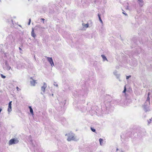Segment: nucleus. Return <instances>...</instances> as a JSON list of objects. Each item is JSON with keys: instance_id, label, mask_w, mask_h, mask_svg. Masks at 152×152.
I'll list each match as a JSON object with an SVG mask.
<instances>
[{"instance_id": "obj_1", "label": "nucleus", "mask_w": 152, "mask_h": 152, "mask_svg": "<svg viewBox=\"0 0 152 152\" xmlns=\"http://www.w3.org/2000/svg\"><path fill=\"white\" fill-rule=\"evenodd\" d=\"M65 136H67V140L68 141L71 140L77 141L78 140L77 139L76 137H75V134L72 132L66 134Z\"/></svg>"}, {"instance_id": "obj_2", "label": "nucleus", "mask_w": 152, "mask_h": 152, "mask_svg": "<svg viewBox=\"0 0 152 152\" xmlns=\"http://www.w3.org/2000/svg\"><path fill=\"white\" fill-rule=\"evenodd\" d=\"M150 105V98L148 96L143 106L145 112L150 111V109L149 108Z\"/></svg>"}, {"instance_id": "obj_3", "label": "nucleus", "mask_w": 152, "mask_h": 152, "mask_svg": "<svg viewBox=\"0 0 152 152\" xmlns=\"http://www.w3.org/2000/svg\"><path fill=\"white\" fill-rule=\"evenodd\" d=\"M47 87V84L46 83L44 82L43 83V85L41 86V90L42 92H41V94L42 95H43L45 94V90L46 87Z\"/></svg>"}, {"instance_id": "obj_4", "label": "nucleus", "mask_w": 152, "mask_h": 152, "mask_svg": "<svg viewBox=\"0 0 152 152\" xmlns=\"http://www.w3.org/2000/svg\"><path fill=\"white\" fill-rule=\"evenodd\" d=\"M18 140L17 138H13L11 139L9 141V144L10 145L13 144H16L18 143Z\"/></svg>"}, {"instance_id": "obj_5", "label": "nucleus", "mask_w": 152, "mask_h": 152, "mask_svg": "<svg viewBox=\"0 0 152 152\" xmlns=\"http://www.w3.org/2000/svg\"><path fill=\"white\" fill-rule=\"evenodd\" d=\"M45 57L47 58L48 61L50 64L51 66L52 67H53V66H54V65L52 58L51 57H49L47 56H45Z\"/></svg>"}, {"instance_id": "obj_6", "label": "nucleus", "mask_w": 152, "mask_h": 152, "mask_svg": "<svg viewBox=\"0 0 152 152\" xmlns=\"http://www.w3.org/2000/svg\"><path fill=\"white\" fill-rule=\"evenodd\" d=\"M5 63L6 67H3V68L6 69L7 70H9L11 68V67L8 64L7 61H5Z\"/></svg>"}, {"instance_id": "obj_7", "label": "nucleus", "mask_w": 152, "mask_h": 152, "mask_svg": "<svg viewBox=\"0 0 152 152\" xmlns=\"http://www.w3.org/2000/svg\"><path fill=\"white\" fill-rule=\"evenodd\" d=\"M30 79L32 80H31L30 81L31 86H35V84L37 83L36 82V80H33L32 77H31Z\"/></svg>"}, {"instance_id": "obj_8", "label": "nucleus", "mask_w": 152, "mask_h": 152, "mask_svg": "<svg viewBox=\"0 0 152 152\" xmlns=\"http://www.w3.org/2000/svg\"><path fill=\"white\" fill-rule=\"evenodd\" d=\"M31 35L32 37H33L34 38H35L36 37V35L34 33V28H32V31L31 32Z\"/></svg>"}, {"instance_id": "obj_9", "label": "nucleus", "mask_w": 152, "mask_h": 152, "mask_svg": "<svg viewBox=\"0 0 152 152\" xmlns=\"http://www.w3.org/2000/svg\"><path fill=\"white\" fill-rule=\"evenodd\" d=\"M139 1V3L140 4V6L142 7L143 5V1L142 0H137Z\"/></svg>"}, {"instance_id": "obj_10", "label": "nucleus", "mask_w": 152, "mask_h": 152, "mask_svg": "<svg viewBox=\"0 0 152 152\" xmlns=\"http://www.w3.org/2000/svg\"><path fill=\"white\" fill-rule=\"evenodd\" d=\"M12 105H8L7 111L8 112L10 113L12 111Z\"/></svg>"}, {"instance_id": "obj_11", "label": "nucleus", "mask_w": 152, "mask_h": 152, "mask_svg": "<svg viewBox=\"0 0 152 152\" xmlns=\"http://www.w3.org/2000/svg\"><path fill=\"white\" fill-rule=\"evenodd\" d=\"M101 56L102 57L104 61H105V60H107V61H108V60H107V58L104 55H102Z\"/></svg>"}, {"instance_id": "obj_12", "label": "nucleus", "mask_w": 152, "mask_h": 152, "mask_svg": "<svg viewBox=\"0 0 152 152\" xmlns=\"http://www.w3.org/2000/svg\"><path fill=\"white\" fill-rule=\"evenodd\" d=\"M82 26L86 28H87L88 27V23L85 24L84 23H82Z\"/></svg>"}, {"instance_id": "obj_13", "label": "nucleus", "mask_w": 152, "mask_h": 152, "mask_svg": "<svg viewBox=\"0 0 152 152\" xmlns=\"http://www.w3.org/2000/svg\"><path fill=\"white\" fill-rule=\"evenodd\" d=\"M29 109H30V111L31 113V114L32 115H34V113H33V109L31 107H29Z\"/></svg>"}, {"instance_id": "obj_14", "label": "nucleus", "mask_w": 152, "mask_h": 152, "mask_svg": "<svg viewBox=\"0 0 152 152\" xmlns=\"http://www.w3.org/2000/svg\"><path fill=\"white\" fill-rule=\"evenodd\" d=\"M99 140L100 145H102L103 144V140L102 138H100L99 139Z\"/></svg>"}, {"instance_id": "obj_15", "label": "nucleus", "mask_w": 152, "mask_h": 152, "mask_svg": "<svg viewBox=\"0 0 152 152\" xmlns=\"http://www.w3.org/2000/svg\"><path fill=\"white\" fill-rule=\"evenodd\" d=\"M116 78L118 79L119 81L120 82L121 81V80L120 79V75L118 74L115 75Z\"/></svg>"}, {"instance_id": "obj_16", "label": "nucleus", "mask_w": 152, "mask_h": 152, "mask_svg": "<svg viewBox=\"0 0 152 152\" xmlns=\"http://www.w3.org/2000/svg\"><path fill=\"white\" fill-rule=\"evenodd\" d=\"M113 74L115 76L116 75H118V74L117 73V72L116 71V70H115V71H114L113 72Z\"/></svg>"}, {"instance_id": "obj_17", "label": "nucleus", "mask_w": 152, "mask_h": 152, "mask_svg": "<svg viewBox=\"0 0 152 152\" xmlns=\"http://www.w3.org/2000/svg\"><path fill=\"white\" fill-rule=\"evenodd\" d=\"M126 86H125L124 87V89L123 91V93H125L126 92Z\"/></svg>"}, {"instance_id": "obj_18", "label": "nucleus", "mask_w": 152, "mask_h": 152, "mask_svg": "<svg viewBox=\"0 0 152 152\" xmlns=\"http://www.w3.org/2000/svg\"><path fill=\"white\" fill-rule=\"evenodd\" d=\"M151 121H152V118L149 119V121H148V124H149L150 123H151Z\"/></svg>"}, {"instance_id": "obj_19", "label": "nucleus", "mask_w": 152, "mask_h": 152, "mask_svg": "<svg viewBox=\"0 0 152 152\" xmlns=\"http://www.w3.org/2000/svg\"><path fill=\"white\" fill-rule=\"evenodd\" d=\"M116 151L117 152H123V151H122L121 150L120 151V150H119L118 148H117L116 149Z\"/></svg>"}, {"instance_id": "obj_20", "label": "nucleus", "mask_w": 152, "mask_h": 152, "mask_svg": "<svg viewBox=\"0 0 152 152\" xmlns=\"http://www.w3.org/2000/svg\"><path fill=\"white\" fill-rule=\"evenodd\" d=\"M91 130L94 132H96V130L94 129H93L92 128H91Z\"/></svg>"}, {"instance_id": "obj_21", "label": "nucleus", "mask_w": 152, "mask_h": 152, "mask_svg": "<svg viewBox=\"0 0 152 152\" xmlns=\"http://www.w3.org/2000/svg\"><path fill=\"white\" fill-rule=\"evenodd\" d=\"M31 21V19L29 18V22H28V25H29L30 24Z\"/></svg>"}, {"instance_id": "obj_22", "label": "nucleus", "mask_w": 152, "mask_h": 152, "mask_svg": "<svg viewBox=\"0 0 152 152\" xmlns=\"http://www.w3.org/2000/svg\"><path fill=\"white\" fill-rule=\"evenodd\" d=\"M1 76L2 78H6V76L3 75L2 74H1Z\"/></svg>"}, {"instance_id": "obj_23", "label": "nucleus", "mask_w": 152, "mask_h": 152, "mask_svg": "<svg viewBox=\"0 0 152 152\" xmlns=\"http://www.w3.org/2000/svg\"><path fill=\"white\" fill-rule=\"evenodd\" d=\"M131 77V75H129V76H126V79H128L129 77Z\"/></svg>"}, {"instance_id": "obj_24", "label": "nucleus", "mask_w": 152, "mask_h": 152, "mask_svg": "<svg viewBox=\"0 0 152 152\" xmlns=\"http://www.w3.org/2000/svg\"><path fill=\"white\" fill-rule=\"evenodd\" d=\"M99 20L101 22V23H103V22H102V21L101 18H99Z\"/></svg>"}, {"instance_id": "obj_25", "label": "nucleus", "mask_w": 152, "mask_h": 152, "mask_svg": "<svg viewBox=\"0 0 152 152\" xmlns=\"http://www.w3.org/2000/svg\"><path fill=\"white\" fill-rule=\"evenodd\" d=\"M18 91H19L21 90V89L19 88L17 86L16 88Z\"/></svg>"}, {"instance_id": "obj_26", "label": "nucleus", "mask_w": 152, "mask_h": 152, "mask_svg": "<svg viewBox=\"0 0 152 152\" xmlns=\"http://www.w3.org/2000/svg\"><path fill=\"white\" fill-rule=\"evenodd\" d=\"M54 85L57 87H58V85L57 84H56V83L55 82L54 83Z\"/></svg>"}, {"instance_id": "obj_27", "label": "nucleus", "mask_w": 152, "mask_h": 152, "mask_svg": "<svg viewBox=\"0 0 152 152\" xmlns=\"http://www.w3.org/2000/svg\"><path fill=\"white\" fill-rule=\"evenodd\" d=\"M12 101L10 102L9 103L8 105H12Z\"/></svg>"}, {"instance_id": "obj_28", "label": "nucleus", "mask_w": 152, "mask_h": 152, "mask_svg": "<svg viewBox=\"0 0 152 152\" xmlns=\"http://www.w3.org/2000/svg\"><path fill=\"white\" fill-rule=\"evenodd\" d=\"M126 9L127 10H129V7L128 5H127L126 7Z\"/></svg>"}, {"instance_id": "obj_29", "label": "nucleus", "mask_w": 152, "mask_h": 152, "mask_svg": "<svg viewBox=\"0 0 152 152\" xmlns=\"http://www.w3.org/2000/svg\"><path fill=\"white\" fill-rule=\"evenodd\" d=\"M98 17H99V18H101L100 15L99 14H98Z\"/></svg>"}, {"instance_id": "obj_30", "label": "nucleus", "mask_w": 152, "mask_h": 152, "mask_svg": "<svg viewBox=\"0 0 152 152\" xmlns=\"http://www.w3.org/2000/svg\"><path fill=\"white\" fill-rule=\"evenodd\" d=\"M123 13L125 15H127V14L126 13H125L124 12H123Z\"/></svg>"}, {"instance_id": "obj_31", "label": "nucleus", "mask_w": 152, "mask_h": 152, "mask_svg": "<svg viewBox=\"0 0 152 152\" xmlns=\"http://www.w3.org/2000/svg\"><path fill=\"white\" fill-rule=\"evenodd\" d=\"M126 101H127V102H128V101L130 102V99H127V100H126Z\"/></svg>"}, {"instance_id": "obj_32", "label": "nucleus", "mask_w": 152, "mask_h": 152, "mask_svg": "<svg viewBox=\"0 0 152 152\" xmlns=\"http://www.w3.org/2000/svg\"><path fill=\"white\" fill-rule=\"evenodd\" d=\"M41 19L43 21H44L45 20V19L44 18H41Z\"/></svg>"}, {"instance_id": "obj_33", "label": "nucleus", "mask_w": 152, "mask_h": 152, "mask_svg": "<svg viewBox=\"0 0 152 152\" xmlns=\"http://www.w3.org/2000/svg\"><path fill=\"white\" fill-rule=\"evenodd\" d=\"M0 110H2V108L0 107Z\"/></svg>"}, {"instance_id": "obj_34", "label": "nucleus", "mask_w": 152, "mask_h": 152, "mask_svg": "<svg viewBox=\"0 0 152 152\" xmlns=\"http://www.w3.org/2000/svg\"><path fill=\"white\" fill-rule=\"evenodd\" d=\"M52 96H53V94H52Z\"/></svg>"}, {"instance_id": "obj_35", "label": "nucleus", "mask_w": 152, "mask_h": 152, "mask_svg": "<svg viewBox=\"0 0 152 152\" xmlns=\"http://www.w3.org/2000/svg\"><path fill=\"white\" fill-rule=\"evenodd\" d=\"M19 49L20 50L21 49V48H19Z\"/></svg>"}, {"instance_id": "obj_36", "label": "nucleus", "mask_w": 152, "mask_h": 152, "mask_svg": "<svg viewBox=\"0 0 152 152\" xmlns=\"http://www.w3.org/2000/svg\"><path fill=\"white\" fill-rule=\"evenodd\" d=\"M149 93L148 94V96H149Z\"/></svg>"}]
</instances>
